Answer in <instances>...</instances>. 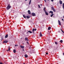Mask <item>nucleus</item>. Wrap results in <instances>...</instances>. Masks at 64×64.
<instances>
[{"instance_id": "f257e3e1", "label": "nucleus", "mask_w": 64, "mask_h": 64, "mask_svg": "<svg viewBox=\"0 0 64 64\" xmlns=\"http://www.w3.org/2000/svg\"><path fill=\"white\" fill-rule=\"evenodd\" d=\"M11 8V6H10V4H9L6 7V9L8 10H9L10 8Z\"/></svg>"}, {"instance_id": "f03ea898", "label": "nucleus", "mask_w": 64, "mask_h": 64, "mask_svg": "<svg viewBox=\"0 0 64 64\" xmlns=\"http://www.w3.org/2000/svg\"><path fill=\"white\" fill-rule=\"evenodd\" d=\"M32 16H36V14H35V13L32 12Z\"/></svg>"}, {"instance_id": "7ed1b4c3", "label": "nucleus", "mask_w": 64, "mask_h": 64, "mask_svg": "<svg viewBox=\"0 0 64 64\" xmlns=\"http://www.w3.org/2000/svg\"><path fill=\"white\" fill-rule=\"evenodd\" d=\"M52 9L53 10V11H54V12H56V10H55V9L54 8H53V7H51Z\"/></svg>"}, {"instance_id": "20e7f679", "label": "nucleus", "mask_w": 64, "mask_h": 64, "mask_svg": "<svg viewBox=\"0 0 64 64\" xmlns=\"http://www.w3.org/2000/svg\"><path fill=\"white\" fill-rule=\"evenodd\" d=\"M25 41H28L29 40H28V38H25Z\"/></svg>"}, {"instance_id": "39448f33", "label": "nucleus", "mask_w": 64, "mask_h": 64, "mask_svg": "<svg viewBox=\"0 0 64 64\" xmlns=\"http://www.w3.org/2000/svg\"><path fill=\"white\" fill-rule=\"evenodd\" d=\"M58 24L60 26L61 25V22H60V21L59 20H58Z\"/></svg>"}, {"instance_id": "423d86ee", "label": "nucleus", "mask_w": 64, "mask_h": 64, "mask_svg": "<svg viewBox=\"0 0 64 64\" xmlns=\"http://www.w3.org/2000/svg\"><path fill=\"white\" fill-rule=\"evenodd\" d=\"M20 47L21 48H23L24 49V47H25V46L20 45Z\"/></svg>"}, {"instance_id": "0eeeda50", "label": "nucleus", "mask_w": 64, "mask_h": 64, "mask_svg": "<svg viewBox=\"0 0 64 64\" xmlns=\"http://www.w3.org/2000/svg\"><path fill=\"white\" fill-rule=\"evenodd\" d=\"M8 37V34H6L5 36V38H7Z\"/></svg>"}, {"instance_id": "6e6552de", "label": "nucleus", "mask_w": 64, "mask_h": 64, "mask_svg": "<svg viewBox=\"0 0 64 64\" xmlns=\"http://www.w3.org/2000/svg\"><path fill=\"white\" fill-rule=\"evenodd\" d=\"M8 41H6V40H5V41H4L3 42V43H8Z\"/></svg>"}, {"instance_id": "1a4fd4ad", "label": "nucleus", "mask_w": 64, "mask_h": 64, "mask_svg": "<svg viewBox=\"0 0 64 64\" xmlns=\"http://www.w3.org/2000/svg\"><path fill=\"white\" fill-rule=\"evenodd\" d=\"M59 3H60V4H62V1L61 0H60L59 1Z\"/></svg>"}, {"instance_id": "9d476101", "label": "nucleus", "mask_w": 64, "mask_h": 64, "mask_svg": "<svg viewBox=\"0 0 64 64\" xmlns=\"http://www.w3.org/2000/svg\"><path fill=\"white\" fill-rule=\"evenodd\" d=\"M45 13L46 15H49L48 13L46 11H45Z\"/></svg>"}, {"instance_id": "9b49d317", "label": "nucleus", "mask_w": 64, "mask_h": 64, "mask_svg": "<svg viewBox=\"0 0 64 64\" xmlns=\"http://www.w3.org/2000/svg\"><path fill=\"white\" fill-rule=\"evenodd\" d=\"M40 37H42V33L41 32H40Z\"/></svg>"}, {"instance_id": "f8f14e48", "label": "nucleus", "mask_w": 64, "mask_h": 64, "mask_svg": "<svg viewBox=\"0 0 64 64\" xmlns=\"http://www.w3.org/2000/svg\"><path fill=\"white\" fill-rule=\"evenodd\" d=\"M28 12L29 14H31V12H30V11L29 10H28Z\"/></svg>"}, {"instance_id": "ddd939ff", "label": "nucleus", "mask_w": 64, "mask_h": 64, "mask_svg": "<svg viewBox=\"0 0 64 64\" xmlns=\"http://www.w3.org/2000/svg\"><path fill=\"white\" fill-rule=\"evenodd\" d=\"M37 29L36 28H33L32 29V31H36Z\"/></svg>"}, {"instance_id": "4468645a", "label": "nucleus", "mask_w": 64, "mask_h": 64, "mask_svg": "<svg viewBox=\"0 0 64 64\" xmlns=\"http://www.w3.org/2000/svg\"><path fill=\"white\" fill-rule=\"evenodd\" d=\"M49 13H51V14H53V12L51 11H50V12Z\"/></svg>"}, {"instance_id": "2eb2a0df", "label": "nucleus", "mask_w": 64, "mask_h": 64, "mask_svg": "<svg viewBox=\"0 0 64 64\" xmlns=\"http://www.w3.org/2000/svg\"><path fill=\"white\" fill-rule=\"evenodd\" d=\"M24 56L25 58H27L28 57V55L27 54H26L24 55Z\"/></svg>"}, {"instance_id": "dca6fc26", "label": "nucleus", "mask_w": 64, "mask_h": 64, "mask_svg": "<svg viewBox=\"0 0 64 64\" xmlns=\"http://www.w3.org/2000/svg\"><path fill=\"white\" fill-rule=\"evenodd\" d=\"M46 7H45L44 8V9H43V10H44V12H45V11H46Z\"/></svg>"}, {"instance_id": "f3484780", "label": "nucleus", "mask_w": 64, "mask_h": 64, "mask_svg": "<svg viewBox=\"0 0 64 64\" xmlns=\"http://www.w3.org/2000/svg\"><path fill=\"white\" fill-rule=\"evenodd\" d=\"M31 3V0H30V1L29 2V5H30Z\"/></svg>"}, {"instance_id": "a211bd4d", "label": "nucleus", "mask_w": 64, "mask_h": 64, "mask_svg": "<svg viewBox=\"0 0 64 64\" xmlns=\"http://www.w3.org/2000/svg\"><path fill=\"white\" fill-rule=\"evenodd\" d=\"M26 18L27 19H29V18H30V16H27Z\"/></svg>"}, {"instance_id": "6ab92c4d", "label": "nucleus", "mask_w": 64, "mask_h": 64, "mask_svg": "<svg viewBox=\"0 0 64 64\" xmlns=\"http://www.w3.org/2000/svg\"><path fill=\"white\" fill-rule=\"evenodd\" d=\"M51 27H49L48 28V30H50V29H51Z\"/></svg>"}, {"instance_id": "aec40b11", "label": "nucleus", "mask_w": 64, "mask_h": 64, "mask_svg": "<svg viewBox=\"0 0 64 64\" xmlns=\"http://www.w3.org/2000/svg\"><path fill=\"white\" fill-rule=\"evenodd\" d=\"M53 15H54V14H52L50 16L51 17H52L53 16Z\"/></svg>"}, {"instance_id": "412c9836", "label": "nucleus", "mask_w": 64, "mask_h": 64, "mask_svg": "<svg viewBox=\"0 0 64 64\" xmlns=\"http://www.w3.org/2000/svg\"><path fill=\"white\" fill-rule=\"evenodd\" d=\"M1 38H2V39H1V41H2V40H3V39L4 38V37H3L2 36L1 37Z\"/></svg>"}, {"instance_id": "4be33fe9", "label": "nucleus", "mask_w": 64, "mask_h": 64, "mask_svg": "<svg viewBox=\"0 0 64 64\" xmlns=\"http://www.w3.org/2000/svg\"><path fill=\"white\" fill-rule=\"evenodd\" d=\"M28 32H29L30 33H32V32L30 30H29L28 31Z\"/></svg>"}, {"instance_id": "5701e85b", "label": "nucleus", "mask_w": 64, "mask_h": 64, "mask_svg": "<svg viewBox=\"0 0 64 64\" xmlns=\"http://www.w3.org/2000/svg\"><path fill=\"white\" fill-rule=\"evenodd\" d=\"M62 8L63 9H64V3H63L62 4Z\"/></svg>"}, {"instance_id": "b1692460", "label": "nucleus", "mask_w": 64, "mask_h": 64, "mask_svg": "<svg viewBox=\"0 0 64 64\" xmlns=\"http://www.w3.org/2000/svg\"><path fill=\"white\" fill-rule=\"evenodd\" d=\"M8 51H10V46H9L8 48Z\"/></svg>"}, {"instance_id": "393cba45", "label": "nucleus", "mask_w": 64, "mask_h": 64, "mask_svg": "<svg viewBox=\"0 0 64 64\" xmlns=\"http://www.w3.org/2000/svg\"><path fill=\"white\" fill-rule=\"evenodd\" d=\"M23 17L24 18H26V16H25L24 14L23 15Z\"/></svg>"}, {"instance_id": "a878e982", "label": "nucleus", "mask_w": 64, "mask_h": 64, "mask_svg": "<svg viewBox=\"0 0 64 64\" xmlns=\"http://www.w3.org/2000/svg\"><path fill=\"white\" fill-rule=\"evenodd\" d=\"M13 52L14 53H16V50H13Z\"/></svg>"}, {"instance_id": "bb28decb", "label": "nucleus", "mask_w": 64, "mask_h": 64, "mask_svg": "<svg viewBox=\"0 0 64 64\" xmlns=\"http://www.w3.org/2000/svg\"><path fill=\"white\" fill-rule=\"evenodd\" d=\"M60 30H61V31H62V33H64V32H63V30H62L61 29H60Z\"/></svg>"}, {"instance_id": "cd10ccee", "label": "nucleus", "mask_w": 64, "mask_h": 64, "mask_svg": "<svg viewBox=\"0 0 64 64\" xmlns=\"http://www.w3.org/2000/svg\"><path fill=\"white\" fill-rule=\"evenodd\" d=\"M55 43L56 45H57L58 44V43H57V42H55Z\"/></svg>"}, {"instance_id": "c85d7f7f", "label": "nucleus", "mask_w": 64, "mask_h": 64, "mask_svg": "<svg viewBox=\"0 0 64 64\" xmlns=\"http://www.w3.org/2000/svg\"><path fill=\"white\" fill-rule=\"evenodd\" d=\"M60 42L61 43H62L63 42V40H60Z\"/></svg>"}, {"instance_id": "c756f323", "label": "nucleus", "mask_w": 64, "mask_h": 64, "mask_svg": "<svg viewBox=\"0 0 64 64\" xmlns=\"http://www.w3.org/2000/svg\"><path fill=\"white\" fill-rule=\"evenodd\" d=\"M38 6L39 8H41V7H40V5H39L38 4Z\"/></svg>"}, {"instance_id": "7c9ffc66", "label": "nucleus", "mask_w": 64, "mask_h": 64, "mask_svg": "<svg viewBox=\"0 0 64 64\" xmlns=\"http://www.w3.org/2000/svg\"><path fill=\"white\" fill-rule=\"evenodd\" d=\"M26 34H29V32H28V31L26 32Z\"/></svg>"}, {"instance_id": "2f4dec72", "label": "nucleus", "mask_w": 64, "mask_h": 64, "mask_svg": "<svg viewBox=\"0 0 64 64\" xmlns=\"http://www.w3.org/2000/svg\"><path fill=\"white\" fill-rule=\"evenodd\" d=\"M26 43H27V44H29V42H26Z\"/></svg>"}, {"instance_id": "473e14b6", "label": "nucleus", "mask_w": 64, "mask_h": 64, "mask_svg": "<svg viewBox=\"0 0 64 64\" xmlns=\"http://www.w3.org/2000/svg\"><path fill=\"white\" fill-rule=\"evenodd\" d=\"M29 22L31 23H32V21H29Z\"/></svg>"}, {"instance_id": "72a5a7b5", "label": "nucleus", "mask_w": 64, "mask_h": 64, "mask_svg": "<svg viewBox=\"0 0 64 64\" xmlns=\"http://www.w3.org/2000/svg\"><path fill=\"white\" fill-rule=\"evenodd\" d=\"M51 1H52V2H53L54 1V0H51Z\"/></svg>"}, {"instance_id": "f704fd0d", "label": "nucleus", "mask_w": 64, "mask_h": 64, "mask_svg": "<svg viewBox=\"0 0 64 64\" xmlns=\"http://www.w3.org/2000/svg\"><path fill=\"white\" fill-rule=\"evenodd\" d=\"M46 55H48V53H46Z\"/></svg>"}, {"instance_id": "c9c22d12", "label": "nucleus", "mask_w": 64, "mask_h": 64, "mask_svg": "<svg viewBox=\"0 0 64 64\" xmlns=\"http://www.w3.org/2000/svg\"><path fill=\"white\" fill-rule=\"evenodd\" d=\"M45 2H46V0H44Z\"/></svg>"}, {"instance_id": "e433bc0d", "label": "nucleus", "mask_w": 64, "mask_h": 64, "mask_svg": "<svg viewBox=\"0 0 64 64\" xmlns=\"http://www.w3.org/2000/svg\"><path fill=\"white\" fill-rule=\"evenodd\" d=\"M0 64H3L2 62H0Z\"/></svg>"}, {"instance_id": "4c0bfd02", "label": "nucleus", "mask_w": 64, "mask_h": 64, "mask_svg": "<svg viewBox=\"0 0 64 64\" xmlns=\"http://www.w3.org/2000/svg\"><path fill=\"white\" fill-rule=\"evenodd\" d=\"M62 21H63V20H64L63 19V18L62 19Z\"/></svg>"}, {"instance_id": "58836bf2", "label": "nucleus", "mask_w": 64, "mask_h": 64, "mask_svg": "<svg viewBox=\"0 0 64 64\" xmlns=\"http://www.w3.org/2000/svg\"><path fill=\"white\" fill-rule=\"evenodd\" d=\"M40 5H41V6H42V4H40Z\"/></svg>"}, {"instance_id": "ea45409f", "label": "nucleus", "mask_w": 64, "mask_h": 64, "mask_svg": "<svg viewBox=\"0 0 64 64\" xmlns=\"http://www.w3.org/2000/svg\"><path fill=\"white\" fill-rule=\"evenodd\" d=\"M47 0V1H50V0Z\"/></svg>"}, {"instance_id": "a19ab883", "label": "nucleus", "mask_w": 64, "mask_h": 64, "mask_svg": "<svg viewBox=\"0 0 64 64\" xmlns=\"http://www.w3.org/2000/svg\"><path fill=\"white\" fill-rule=\"evenodd\" d=\"M63 55H64V52L63 53Z\"/></svg>"}, {"instance_id": "79ce46f5", "label": "nucleus", "mask_w": 64, "mask_h": 64, "mask_svg": "<svg viewBox=\"0 0 64 64\" xmlns=\"http://www.w3.org/2000/svg\"><path fill=\"white\" fill-rule=\"evenodd\" d=\"M63 18H64V16H63Z\"/></svg>"}, {"instance_id": "37998d69", "label": "nucleus", "mask_w": 64, "mask_h": 64, "mask_svg": "<svg viewBox=\"0 0 64 64\" xmlns=\"http://www.w3.org/2000/svg\"><path fill=\"white\" fill-rule=\"evenodd\" d=\"M25 1H27V0H25Z\"/></svg>"}, {"instance_id": "c03bdc74", "label": "nucleus", "mask_w": 64, "mask_h": 64, "mask_svg": "<svg viewBox=\"0 0 64 64\" xmlns=\"http://www.w3.org/2000/svg\"><path fill=\"white\" fill-rule=\"evenodd\" d=\"M15 46H16V45H15Z\"/></svg>"}, {"instance_id": "a18cd8bd", "label": "nucleus", "mask_w": 64, "mask_h": 64, "mask_svg": "<svg viewBox=\"0 0 64 64\" xmlns=\"http://www.w3.org/2000/svg\"><path fill=\"white\" fill-rule=\"evenodd\" d=\"M33 33H34V31H33Z\"/></svg>"}, {"instance_id": "49530a36", "label": "nucleus", "mask_w": 64, "mask_h": 64, "mask_svg": "<svg viewBox=\"0 0 64 64\" xmlns=\"http://www.w3.org/2000/svg\"><path fill=\"white\" fill-rule=\"evenodd\" d=\"M44 40V41H45V40Z\"/></svg>"}, {"instance_id": "de8ad7c7", "label": "nucleus", "mask_w": 64, "mask_h": 64, "mask_svg": "<svg viewBox=\"0 0 64 64\" xmlns=\"http://www.w3.org/2000/svg\"><path fill=\"white\" fill-rule=\"evenodd\" d=\"M48 32V33H49V32Z\"/></svg>"}, {"instance_id": "09e8293b", "label": "nucleus", "mask_w": 64, "mask_h": 64, "mask_svg": "<svg viewBox=\"0 0 64 64\" xmlns=\"http://www.w3.org/2000/svg\"><path fill=\"white\" fill-rule=\"evenodd\" d=\"M24 50H23V51H24Z\"/></svg>"}, {"instance_id": "8fccbe9b", "label": "nucleus", "mask_w": 64, "mask_h": 64, "mask_svg": "<svg viewBox=\"0 0 64 64\" xmlns=\"http://www.w3.org/2000/svg\"><path fill=\"white\" fill-rule=\"evenodd\" d=\"M7 51H8V50H7Z\"/></svg>"}]
</instances>
